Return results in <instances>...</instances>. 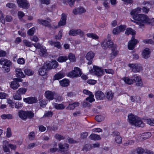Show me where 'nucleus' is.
I'll return each instance as SVG.
<instances>
[{
    "label": "nucleus",
    "instance_id": "f257e3e1",
    "mask_svg": "<svg viewBox=\"0 0 154 154\" xmlns=\"http://www.w3.org/2000/svg\"><path fill=\"white\" fill-rule=\"evenodd\" d=\"M129 122L131 124L135 126L143 127L144 124L141 121L140 118L131 113L128 116Z\"/></svg>",
    "mask_w": 154,
    "mask_h": 154
},
{
    "label": "nucleus",
    "instance_id": "f03ea898",
    "mask_svg": "<svg viewBox=\"0 0 154 154\" xmlns=\"http://www.w3.org/2000/svg\"><path fill=\"white\" fill-rule=\"evenodd\" d=\"M133 18L137 21V23L140 26H144V23L149 20L147 16L144 14L135 15L133 16Z\"/></svg>",
    "mask_w": 154,
    "mask_h": 154
},
{
    "label": "nucleus",
    "instance_id": "7ed1b4c3",
    "mask_svg": "<svg viewBox=\"0 0 154 154\" xmlns=\"http://www.w3.org/2000/svg\"><path fill=\"white\" fill-rule=\"evenodd\" d=\"M81 74L80 69L75 67L74 68V70L68 74V76L71 78L76 77L80 76Z\"/></svg>",
    "mask_w": 154,
    "mask_h": 154
},
{
    "label": "nucleus",
    "instance_id": "20e7f679",
    "mask_svg": "<svg viewBox=\"0 0 154 154\" xmlns=\"http://www.w3.org/2000/svg\"><path fill=\"white\" fill-rule=\"evenodd\" d=\"M37 21L40 24L44 25L46 27H51V22L52 20L49 17L46 18L45 20L39 19L37 20Z\"/></svg>",
    "mask_w": 154,
    "mask_h": 154
},
{
    "label": "nucleus",
    "instance_id": "39448f33",
    "mask_svg": "<svg viewBox=\"0 0 154 154\" xmlns=\"http://www.w3.org/2000/svg\"><path fill=\"white\" fill-rule=\"evenodd\" d=\"M115 44H114L112 41L109 39L105 40L102 43V46L103 48L106 49L107 48H112Z\"/></svg>",
    "mask_w": 154,
    "mask_h": 154
},
{
    "label": "nucleus",
    "instance_id": "423d86ee",
    "mask_svg": "<svg viewBox=\"0 0 154 154\" xmlns=\"http://www.w3.org/2000/svg\"><path fill=\"white\" fill-rule=\"evenodd\" d=\"M128 66L132 69V71L134 72H138L142 70V67L140 64H129Z\"/></svg>",
    "mask_w": 154,
    "mask_h": 154
},
{
    "label": "nucleus",
    "instance_id": "0eeeda50",
    "mask_svg": "<svg viewBox=\"0 0 154 154\" xmlns=\"http://www.w3.org/2000/svg\"><path fill=\"white\" fill-rule=\"evenodd\" d=\"M131 78L132 79V80H133V82H135V85L136 86L138 87H142L143 86V84L140 76L137 75L136 74H135Z\"/></svg>",
    "mask_w": 154,
    "mask_h": 154
},
{
    "label": "nucleus",
    "instance_id": "6e6552de",
    "mask_svg": "<svg viewBox=\"0 0 154 154\" xmlns=\"http://www.w3.org/2000/svg\"><path fill=\"white\" fill-rule=\"evenodd\" d=\"M90 72L91 73H94L97 76L102 75L103 72L100 68L95 66H94V69L90 70Z\"/></svg>",
    "mask_w": 154,
    "mask_h": 154
},
{
    "label": "nucleus",
    "instance_id": "1a4fd4ad",
    "mask_svg": "<svg viewBox=\"0 0 154 154\" xmlns=\"http://www.w3.org/2000/svg\"><path fill=\"white\" fill-rule=\"evenodd\" d=\"M44 65L48 70L54 69L56 68L58 65L57 62L55 61H52V62L49 61L44 63Z\"/></svg>",
    "mask_w": 154,
    "mask_h": 154
},
{
    "label": "nucleus",
    "instance_id": "9d476101",
    "mask_svg": "<svg viewBox=\"0 0 154 154\" xmlns=\"http://www.w3.org/2000/svg\"><path fill=\"white\" fill-rule=\"evenodd\" d=\"M139 41L135 39L134 36H132L131 39L128 42V48L129 50H133L135 46L138 43Z\"/></svg>",
    "mask_w": 154,
    "mask_h": 154
},
{
    "label": "nucleus",
    "instance_id": "9b49d317",
    "mask_svg": "<svg viewBox=\"0 0 154 154\" xmlns=\"http://www.w3.org/2000/svg\"><path fill=\"white\" fill-rule=\"evenodd\" d=\"M58 150L62 153L66 154V152L69 147V145L66 143L63 144L60 143L58 144Z\"/></svg>",
    "mask_w": 154,
    "mask_h": 154
},
{
    "label": "nucleus",
    "instance_id": "f8f14e48",
    "mask_svg": "<svg viewBox=\"0 0 154 154\" xmlns=\"http://www.w3.org/2000/svg\"><path fill=\"white\" fill-rule=\"evenodd\" d=\"M20 7L28 8L29 5L26 0H17Z\"/></svg>",
    "mask_w": 154,
    "mask_h": 154
},
{
    "label": "nucleus",
    "instance_id": "ddd939ff",
    "mask_svg": "<svg viewBox=\"0 0 154 154\" xmlns=\"http://www.w3.org/2000/svg\"><path fill=\"white\" fill-rule=\"evenodd\" d=\"M83 92L85 94L89 96L88 97L86 98V100H89V102L90 103H92L95 100L94 98V96L91 92L89 91L88 90H84L83 91Z\"/></svg>",
    "mask_w": 154,
    "mask_h": 154
},
{
    "label": "nucleus",
    "instance_id": "4468645a",
    "mask_svg": "<svg viewBox=\"0 0 154 154\" xmlns=\"http://www.w3.org/2000/svg\"><path fill=\"white\" fill-rule=\"evenodd\" d=\"M69 34L70 35L75 36L78 35H80L82 36L84 35V32L80 29H72L69 32Z\"/></svg>",
    "mask_w": 154,
    "mask_h": 154
},
{
    "label": "nucleus",
    "instance_id": "2eb2a0df",
    "mask_svg": "<svg viewBox=\"0 0 154 154\" xmlns=\"http://www.w3.org/2000/svg\"><path fill=\"white\" fill-rule=\"evenodd\" d=\"M54 91H47L45 92V96L49 100H52L54 99Z\"/></svg>",
    "mask_w": 154,
    "mask_h": 154
},
{
    "label": "nucleus",
    "instance_id": "dca6fc26",
    "mask_svg": "<svg viewBox=\"0 0 154 154\" xmlns=\"http://www.w3.org/2000/svg\"><path fill=\"white\" fill-rule=\"evenodd\" d=\"M14 82H11V88L14 90L17 89L19 86L20 85L18 82H20L21 79L18 78H15Z\"/></svg>",
    "mask_w": 154,
    "mask_h": 154
},
{
    "label": "nucleus",
    "instance_id": "f3484780",
    "mask_svg": "<svg viewBox=\"0 0 154 154\" xmlns=\"http://www.w3.org/2000/svg\"><path fill=\"white\" fill-rule=\"evenodd\" d=\"M113 135L114 137H115V140L116 143L119 144L122 143V138L119 135V132L116 131H114Z\"/></svg>",
    "mask_w": 154,
    "mask_h": 154
},
{
    "label": "nucleus",
    "instance_id": "a211bd4d",
    "mask_svg": "<svg viewBox=\"0 0 154 154\" xmlns=\"http://www.w3.org/2000/svg\"><path fill=\"white\" fill-rule=\"evenodd\" d=\"M23 100L24 102L29 104H33L34 103H37L38 101L37 99L33 97L24 98Z\"/></svg>",
    "mask_w": 154,
    "mask_h": 154
},
{
    "label": "nucleus",
    "instance_id": "6ab92c4d",
    "mask_svg": "<svg viewBox=\"0 0 154 154\" xmlns=\"http://www.w3.org/2000/svg\"><path fill=\"white\" fill-rule=\"evenodd\" d=\"M143 5L145 6L142 8V11L143 12L147 13L149 10V8L147 7H150L151 4L149 2L144 1L143 3Z\"/></svg>",
    "mask_w": 154,
    "mask_h": 154
},
{
    "label": "nucleus",
    "instance_id": "aec40b11",
    "mask_svg": "<svg viewBox=\"0 0 154 154\" xmlns=\"http://www.w3.org/2000/svg\"><path fill=\"white\" fill-rule=\"evenodd\" d=\"M66 16L64 14H62L60 20L58 23V26H64L66 24Z\"/></svg>",
    "mask_w": 154,
    "mask_h": 154
},
{
    "label": "nucleus",
    "instance_id": "412c9836",
    "mask_svg": "<svg viewBox=\"0 0 154 154\" xmlns=\"http://www.w3.org/2000/svg\"><path fill=\"white\" fill-rule=\"evenodd\" d=\"M0 64L4 66L3 67L5 68V66L10 67L11 65V63L9 60L2 58L0 61Z\"/></svg>",
    "mask_w": 154,
    "mask_h": 154
},
{
    "label": "nucleus",
    "instance_id": "4be33fe9",
    "mask_svg": "<svg viewBox=\"0 0 154 154\" xmlns=\"http://www.w3.org/2000/svg\"><path fill=\"white\" fill-rule=\"evenodd\" d=\"M95 95L96 99L98 100H102L105 97V95L101 91H97Z\"/></svg>",
    "mask_w": 154,
    "mask_h": 154
},
{
    "label": "nucleus",
    "instance_id": "5701e85b",
    "mask_svg": "<svg viewBox=\"0 0 154 154\" xmlns=\"http://www.w3.org/2000/svg\"><path fill=\"white\" fill-rule=\"evenodd\" d=\"M46 66L44 64L41 68L39 69L38 72L40 75L44 76L47 74V71L48 70Z\"/></svg>",
    "mask_w": 154,
    "mask_h": 154
},
{
    "label": "nucleus",
    "instance_id": "b1692460",
    "mask_svg": "<svg viewBox=\"0 0 154 154\" xmlns=\"http://www.w3.org/2000/svg\"><path fill=\"white\" fill-rule=\"evenodd\" d=\"M150 51L148 48H146L143 51L142 55L143 57L145 59H147L150 57Z\"/></svg>",
    "mask_w": 154,
    "mask_h": 154
},
{
    "label": "nucleus",
    "instance_id": "393cba45",
    "mask_svg": "<svg viewBox=\"0 0 154 154\" xmlns=\"http://www.w3.org/2000/svg\"><path fill=\"white\" fill-rule=\"evenodd\" d=\"M113 97L114 93L111 91H107L105 93V97L109 100H111Z\"/></svg>",
    "mask_w": 154,
    "mask_h": 154
},
{
    "label": "nucleus",
    "instance_id": "a878e982",
    "mask_svg": "<svg viewBox=\"0 0 154 154\" xmlns=\"http://www.w3.org/2000/svg\"><path fill=\"white\" fill-rule=\"evenodd\" d=\"M85 10L82 7H80L77 9H74L73 10V13L75 14H81L85 12Z\"/></svg>",
    "mask_w": 154,
    "mask_h": 154
},
{
    "label": "nucleus",
    "instance_id": "bb28decb",
    "mask_svg": "<svg viewBox=\"0 0 154 154\" xmlns=\"http://www.w3.org/2000/svg\"><path fill=\"white\" fill-rule=\"evenodd\" d=\"M26 111L20 110L18 112L19 117L22 120H25L27 119Z\"/></svg>",
    "mask_w": 154,
    "mask_h": 154
},
{
    "label": "nucleus",
    "instance_id": "cd10ccee",
    "mask_svg": "<svg viewBox=\"0 0 154 154\" xmlns=\"http://www.w3.org/2000/svg\"><path fill=\"white\" fill-rule=\"evenodd\" d=\"M53 105L55 109L57 110H62L65 108V106L62 103L58 104L54 103H53Z\"/></svg>",
    "mask_w": 154,
    "mask_h": 154
},
{
    "label": "nucleus",
    "instance_id": "c85d7f7f",
    "mask_svg": "<svg viewBox=\"0 0 154 154\" xmlns=\"http://www.w3.org/2000/svg\"><path fill=\"white\" fill-rule=\"evenodd\" d=\"M79 104V103L77 102H75L72 104H69L68 106L66 107V109L69 110L73 109L75 107L78 106Z\"/></svg>",
    "mask_w": 154,
    "mask_h": 154
},
{
    "label": "nucleus",
    "instance_id": "c756f323",
    "mask_svg": "<svg viewBox=\"0 0 154 154\" xmlns=\"http://www.w3.org/2000/svg\"><path fill=\"white\" fill-rule=\"evenodd\" d=\"M122 80H123L125 83L128 85H131L133 84V80L132 79H130L128 77H124L122 78Z\"/></svg>",
    "mask_w": 154,
    "mask_h": 154
},
{
    "label": "nucleus",
    "instance_id": "7c9ffc66",
    "mask_svg": "<svg viewBox=\"0 0 154 154\" xmlns=\"http://www.w3.org/2000/svg\"><path fill=\"white\" fill-rule=\"evenodd\" d=\"M8 143L6 140L3 141V149L5 152H10V149L8 147Z\"/></svg>",
    "mask_w": 154,
    "mask_h": 154
},
{
    "label": "nucleus",
    "instance_id": "2f4dec72",
    "mask_svg": "<svg viewBox=\"0 0 154 154\" xmlns=\"http://www.w3.org/2000/svg\"><path fill=\"white\" fill-rule=\"evenodd\" d=\"M16 75L18 77L23 78L25 77L21 69L19 68H17L16 69Z\"/></svg>",
    "mask_w": 154,
    "mask_h": 154
},
{
    "label": "nucleus",
    "instance_id": "473e14b6",
    "mask_svg": "<svg viewBox=\"0 0 154 154\" xmlns=\"http://www.w3.org/2000/svg\"><path fill=\"white\" fill-rule=\"evenodd\" d=\"M94 56V54L92 51L88 53L86 56V58L87 60H93Z\"/></svg>",
    "mask_w": 154,
    "mask_h": 154
},
{
    "label": "nucleus",
    "instance_id": "72a5a7b5",
    "mask_svg": "<svg viewBox=\"0 0 154 154\" xmlns=\"http://www.w3.org/2000/svg\"><path fill=\"white\" fill-rule=\"evenodd\" d=\"M60 84L62 86L65 87L68 86L69 83V81L68 80L64 79L59 81Z\"/></svg>",
    "mask_w": 154,
    "mask_h": 154
},
{
    "label": "nucleus",
    "instance_id": "f704fd0d",
    "mask_svg": "<svg viewBox=\"0 0 154 154\" xmlns=\"http://www.w3.org/2000/svg\"><path fill=\"white\" fill-rule=\"evenodd\" d=\"M89 137L91 139L95 140H99L101 139L99 135L94 134H91Z\"/></svg>",
    "mask_w": 154,
    "mask_h": 154
},
{
    "label": "nucleus",
    "instance_id": "c9c22d12",
    "mask_svg": "<svg viewBox=\"0 0 154 154\" xmlns=\"http://www.w3.org/2000/svg\"><path fill=\"white\" fill-rule=\"evenodd\" d=\"M64 76V74L61 72H59L55 75L54 76V79L55 80H58L60 79Z\"/></svg>",
    "mask_w": 154,
    "mask_h": 154
},
{
    "label": "nucleus",
    "instance_id": "e433bc0d",
    "mask_svg": "<svg viewBox=\"0 0 154 154\" xmlns=\"http://www.w3.org/2000/svg\"><path fill=\"white\" fill-rule=\"evenodd\" d=\"M141 10V8H138L137 9H134L131 12L130 14L133 16L136 15H139L138 13Z\"/></svg>",
    "mask_w": 154,
    "mask_h": 154
},
{
    "label": "nucleus",
    "instance_id": "4c0bfd02",
    "mask_svg": "<svg viewBox=\"0 0 154 154\" xmlns=\"http://www.w3.org/2000/svg\"><path fill=\"white\" fill-rule=\"evenodd\" d=\"M111 48L112 51V54L114 57L116 56L118 54V51L117 50L116 45H114Z\"/></svg>",
    "mask_w": 154,
    "mask_h": 154
},
{
    "label": "nucleus",
    "instance_id": "58836bf2",
    "mask_svg": "<svg viewBox=\"0 0 154 154\" xmlns=\"http://www.w3.org/2000/svg\"><path fill=\"white\" fill-rule=\"evenodd\" d=\"M125 33L127 35H128L129 34H131L133 35L135 34V32L131 28H128L125 31Z\"/></svg>",
    "mask_w": 154,
    "mask_h": 154
},
{
    "label": "nucleus",
    "instance_id": "ea45409f",
    "mask_svg": "<svg viewBox=\"0 0 154 154\" xmlns=\"http://www.w3.org/2000/svg\"><path fill=\"white\" fill-rule=\"evenodd\" d=\"M1 117L2 119H12L13 118V116L11 114H3L1 116Z\"/></svg>",
    "mask_w": 154,
    "mask_h": 154
},
{
    "label": "nucleus",
    "instance_id": "a19ab883",
    "mask_svg": "<svg viewBox=\"0 0 154 154\" xmlns=\"http://www.w3.org/2000/svg\"><path fill=\"white\" fill-rule=\"evenodd\" d=\"M87 37L91 38L93 39H97L98 38V36L95 34L92 33H88L86 34Z\"/></svg>",
    "mask_w": 154,
    "mask_h": 154
},
{
    "label": "nucleus",
    "instance_id": "79ce46f5",
    "mask_svg": "<svg viewBox=\"0 0 154 154\" xmlns=\"http://www.w3.org/2000/svg\"><path fill=\"white\" fill-rule=\"evenodd\" d=\"M68 58L70 61L72 62L75 61L76 59L75 55L71 53L69 54L68 55Z\"/></svg>",
    "mask_w": 154,
    "mask_h": 154
},
{
    "label": "nucleus",
    "instance_id": "37998d69",
    "mask_svg": "<svg viewBox=\"0 0 154 154\" xmlns=\"http://www.w3.org/2000/svg\"><path fill=\"white\" fill-rule=\"evenodd\" d=\"M27 91V89L26 88H20L18 91H17V93L20 94H24Z\"/></svg>",
    "mask_w": 154,
    "mask_h": 154
},
{
    "label": "nucleus",
    "instance_id": "c03bdc74",
    "mask_svg": "<svg viewBox=\"0 0 154 154\" xmlns=\"http://www.w3.org/2000/svg\"><path fill=\"white\" fill-rule=\"evenodd\" d=\"M14 99L16 100H20L22 99L20 95L19 94H14L13 95Z\"/></svg>",
    "mask_w": 154,
    "mask_h": 154
},
{
    "label": "nucleus",
    "instance_id": "a18cd8bd",
    "mask_svg": "<svg viewBox=\"0 0 154 154\" xmlns=\"http://www.w3.org/2000/svg\"><path fill=\"white\" fill-rule=\"evenodd\" d=\"M92 148V146L91 145L88 144L85 145L83 148L82 150L84 151L87 152L90 150Z\"/></svg>",
    "mask_w": 154,
    "mask_h": 154
},
{
    "label": "nucleus",
    "instance_id": "49530a36",
    "mask_svg": "<svg viewBox=\"0 0 154 154\" xmlns=\"http://www.w3.org/2000/svg\"><path fill=\"white\" fill-rule=\"evenodd\" d=\"M67 59V57L66 56H60L58 58L57 61L60 62H63L66 61Z\"/></svg>",
    "mask_w": 154,
    "mask_h": 154
},
{
    "label": "nucleus",
    "instance_id": "de8ad7c7",
    "mask_svg": "<svg viewBox=\"0 0 154 154\" xmlns=\"http://www.w3.org/2000/svg\"><path fill=\"white\" fill-rule=\"evenodd\" d=\"M35 137V134L34 131L30 132L28 135L29 139L30 140H33Z\"/></svg>",
    "mask_w": 154,
    "mask_h": 154
},
{
    "label": "nucleus",
    "instance_id": "09e8293b",
    "mask_svg": "<svg viewBox=\"0 0 154 154\" xmlns=\"http://www.w3.org/2000/svg\"><path fill=\"white\" fill-rule=\"evenodd\" d=\"M140 99V97H137L136 96H131V100L134 102H138L139 101Z\"/></svg>",
    "mask_w": 154,
    "mask_h": 154
},
{
    "label": "nucleus",
    "instance_id": "8fccbe9b",
    "mask_svg": "<svg viewBox=\"0 0 154 154\" xmlns=\"http://www.w3.org/2000/svg\"><path fill=\"white\" fill-rule=\"evenodd\" d=\"M95 119L98 122H101L104 119V117L101 115H97L95 116Z\"/></svg>",
    "mask_w": 154,
    "mask_h": 154
},
{
    "label": "nucleus",
    "instance_id": "3c124183",
    "mask_svg": "<svg viewBox=\"0 0 154 154\" xmlns=\"http://www.w3.org/2000/svg\"><path fill=\"white\" fill-rule=\"evenodd\" d=\"M35 30V28L34 27H32L28 30L27 34L29 35H32L34 34Z\"/></svg>",
    "mask_w": 154,
    "mask_h": 154
},
{
    "label": "nucleus",
    "instance_id": "603ef678",
    "mask_svg": "<svg viewBox=\"0 0 154 154\" xmlns=\"http://www.w3.org/2000/svg\"><path fill=\"white\" fill-rule=\"evenodd\" d=\"M62 30H60L59 32L58 35H57L55 36V39L57 40H60V39L62 37Z\"/></svg>",
    "mask_w": 154,
    "mask_h": 154
},
{
    "label": "nucleus",
    "instance_id": "864d4df0",
    "mask_svg": "<svg viewBox=\"0 0 154 154\" xmlns=\"http://www.w3.org/2000/svg\"><path fill=\"white\" fill-rule=\"evenodd\" d=\"M23 42L24 44L27 47H31L32 45H33V44H32L31 42L26 40H23Z\"/></svg>",
    "mask_w": 154,
    "mask_h": 154
},
{
    "label": "nucleus",
    "instance_id": "5fc2aeb1",
    "mask_svg": "<svg viewBox=\"0 0 154 154\" xmlns=\"http://www.w3.org/2000/svg\"><path fill=\"white\" fill-rule=\"evenodd\" d=\"M6 7L10 8H15L16 7L14 4L11 2L8 3L6 4Z\"/></svg>",
    "mask_w": 154,
    "mask_h": 154
},
{
    "label": "nucleus",
    "instance_id": "6e6d98bb",
    "mask_svg": "<svg viewBox=\"0 0 154 154\" xmlns=\"http://www.w3.org/2000/svg\"><path fill=\"white\" fill-rule=\"evenodd\" d=\"M38 144L36 143H32L29 144L27 146V148L30 149L37 146Z\"/></svg>",
    "mask_w": 154,
    "mask_h": 154
},
{
    "label": "nucleus",
    "instance_id": "4d7b16f0",
    "mask_svg": "<svg viewBox=\"0 0 154 154\" xmlns=\"http://www.w3.org/2000/svg\"><path fill=\"white\" fill-rule=\"evenodd\" d=\"M24 72L25 74L28 76L32 75L33 74L32 71L30 69H25L24 70Z\"/></svg>",
    "mask_w": 154,
    "mask_h": 154
},
{
    "label": "nucleus",
    "instance_id": "13d9d810",
    "mask_svg": "<svg viewBox=\"0 0 154 154\" xmlns=\"http://www.w3.org/2000/svg\"><path fill=\"white\" fill-rule=\"evenodd\" d=\"M113 33L115 35H117L119 33L121 32L119 27H117L114 29L112 31Z\"/></svg>",
    "mask_w": 154,
    "mask_h": 154
},
{
    "label": "nucleus",
    "instance_id": "bf43d9fd",
    "mask_svg": "<svg viewBox=\"0 0 154 154\" xmlns=\"http://www.w3.org/2000/svg\"><path fill=\"white\" fill-rule=\"evenodd\" d=\"M134 143V141L133 140H128L124 143L123 145L125 146H127L129 145H131L133 144Z\"/></svg>",
    "mask_w": 154,
    "mask_h": 154
},
{
    "label": "nucleus",
    "instance_id": "052dcab7",
    "mask_svg": "<svg viewBox=\"0 0 154 154\" xmlns=\"http://www.w3.org/2000/svg\"><path fill=\"white\" fill-rule=\"evenodd\" d=\"M27 112V118L31 119L34 116V114L31 111H26Z\"/></svg>",
    "mask_w": 154,
    "mask_h": 154
},
{
    "label": "nucleus",
    "instance_id": "680f3d73",
    "mask_svg": "<svg viewBox=\"0 0 154 154\" xmlns=\"http://www.w3.org/2000/svg\"><path fill=\"white\" fill-rule=\"evenodd\" d=\"M40 106L42 107H44L45 106L47 103L45 100H42L39 102Z\"/></svg>",
    "mask_w": 154,
    "mask_h": 154
},
{
    "label": "nucleus",
    "instance_id": "e2e57ef3",
    "mask_svg": "<svg viewBox=\"0 0 154 154\" xmlns=\"http://www.w3.org/2000/svg\"><path fill=\"white\" fill-rule=\"evenodd\" d=\"M55 137L56 139L59 140L64 139L65 138V137L61 135L58 134H56L55 136Z\"/></svg>",
    "mask_w": 154,
    "mask_h": 154
},
{
    "label": "nucleus",
    "instance_id": "0e129e2a",
    "mask_svg": "<svg viewBox=\"0 0 154 154\" xmlns=\"http://www.w3.org/2000/svg\"><path fill=\"white\" fill-rule=\"evenodd\" d=\"M143 42L144 43L154 45V42L151 39L144 40H143Z\"/></svg>",
    "mask_w": 154,
    "mask_h": 154
},
{
    "label": "nucleus",
    "instance_id": "69168bd1",
    "mask_svg": "<svg viewBox=\"0 0 154 154\" xmlns=\"http://www.w3.org/2000/svg\"><path fill=\"white\" fill-rule=\"evenodd\" d=\"M53 115V113L51 111H48L46 112L43 117H50L52 116Z\"/></svg>",
    "mask_w": 154,
    "mask_h": 154
},
{
    "label": "nucleus",
    "instance_id": "338daca9",
    "mask_svg": "<svg viewBox=\"0 0 154 154\" xmlns=\"http://www.w3.org/2000/svg\"><path fill=\"white\" fill-rule=\"evenodd\" d=\"M17 62L19 64H23L25 63V60L24 58H20L18 59Z\"/></svg>",
    "mask_w": 154,
    "mask_h": 154
},
{
    "label": "nucleus",
    "instance_id": "774afa93",
    "mask_svg": "<svg viewBox=\"0 0 154 154\" xmlns=\"http://www.w3.org/2000/svg\"><path fill=\"white\" fill-rule=\"evenodd\" d=\"M148 124L151 126H154V120L150 119H147L146 120Z\"/></svg>",
    "mask_w": 154,
    "mask_h": 154
}]
</instances>
